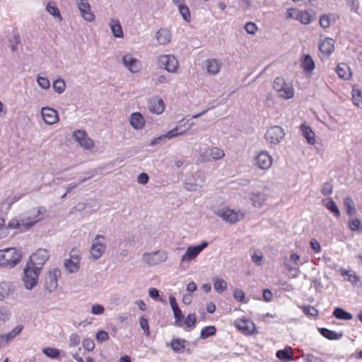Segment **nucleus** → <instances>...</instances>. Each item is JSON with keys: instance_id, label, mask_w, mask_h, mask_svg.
Wrapping results in <instances>:
<instances>
[{"instance_id": "1", "label": "nucleus", "mask_w": 362, "mask_h": 362, "mask_svg": "<svg viewBox=\"0 0 362 362\" xmlns=\"http://www.w3.org/2000/svg\"><path fill=\"white\" fill-rule=\"evenodd\" d=\"M46 212L44 206H36L14 216L8 221V227L12 230L25 232L42 219Z\"/></svg>"}, {"instance_id": "2", "label": "nucleus", "mask_w": 362, "mask_h": 362, "mask_svg": "<svg viewBox=\"0 0 362 362\" xmlns=\"http://www.w3.org/2000/svg\"><path fill=\"white\" fill-rule=\"evenodd\" d=\"M213 211L223 221L230 224H235L242 221L245 216V213L243 211L230 209L226 206L215 207Z\"/></svg>"}, {"instance_id": "3", "label": "nucleus", "mask_w": 362, "mask_h": 362, "mask_svg": "<svg viewBox=\"0 0 362 362\" xmlns=\"http://www.w3.org/2000/svg\"><path fill=\"white\" fill-rule=\"evenodd\" d=\"M168 259V252L164 249L145 252L141 256L142 262L149 267H156L165 264Z\"/></svg>"}, {"instance_id": "4", "label": "nucleus", "mask_w": 362, "mask_h": 362, "mask_svg": "<svg viewBox=\"0 0 362 362\" xmlns=\"http://www.w3.org/2000/svg\"><path fill=\"white\" fill-rule=\"evenodd\" d=\"M107 247L106 237L100 234L95 235L91 240L89 249L90 259L95 261L101 258L105 253Z\"/></svg>"}, {"instance_id": "5", "label": "nucleus", "mask_w": 362, "mask_h": 362, "mask_svg": "<svg viewBox=\"0 0 362 362\" xmlns=\"http://www.w3.org/2000/svg\"><path fill=\"white\" fill-rule=\"evenodd\" d=\"M40 274L39 269L25 264L21 279L26 290L30 291L37 286Z\"/></svg>"}, {"instance_id": "6", "label": "nucleus", "mask_w": 362, "mask_h": 362, "mask_svg": "<svg viewBox=\"0 0 362 362\" xmlns=\"http://www.w3.org/2000/svg\"><path fill=\"white\" fill-rule=\"evenodd\" d=\"M2 257L4 267L11 269L15 267L22 258V252L15 247H8L0 250Z\"/></svg>"}, {"instance_id": "7", "label": "nucleus", "mask_w": 362, "mask_h": 362, "mask_svg": "<svg viewBox=\"0 0 362 362\" xmlns=\"http://www.w3.org/2000/svg\"><path fill=\"white\" fill-rule=\"evenodd\" d=\"M273 87L281 98L289 100L294 96L295 90L293 84L286 82L284 78L277 77L274 81Z\"/></svg>"}, {"instance_id": "8", "label": "nucleus", "mask_w": 362, "mask_h": 362, "mask_svg": "<svg viewBox=\"0 0 362 362\" xmlns=\"http://www.w3.org/2000/svg\"><path fill=\"white\" fill-rule=\"evenodd\" d=\"M81 252L76 249H72L69 257L63 260V265L67 274H74L80 270L81 265Z\"/></svg>"}, {"instance_id": "9", "label": "nucleus", "mask_w": 362, "mask_h": 362, "mask_svg": "<svg viewBox=\"0 0 362 362\" xmlns=\"http://www.w3.org/2000/svg\"><path fill=\"white\" fill-rule=\"evenodd\" d=\"M62 275L57 267L49 268L44 275V287L49 293L54 292L58 287V281Z\"/></svg>"}, {"instance_id": "10", "label": "nucleus", "mask_w": 362, "mask_h": 362, "mask_svg": "<svg viewBox=\"0 0 362 362\" xmlns=\"http://www.w3.org/2000/svg\"><path fill=\"white\" fill-rule=\"evenodd\" d=\"M285 138L284 129L278 125L270 127L264 134V139L270 146H276L281 144Z\"/></svg>"}, {"instance_id": "11", "label": "nucleus", "mask_w": 362, "mask_h": 362, "mask_svg": "<svg viewBox=\"0 0 362 362\" xmlns=\"http://www.w3.org/2000/svg\"><path fill=\"white\" fill-rule=\"evenodd\" d=\"M158 66L167 71L168 73L175 74L177 71L179 62L173 54H162L157 58Z\"/></svg>"}, {"instance_id": "12", "label": "nucleus", "mask_w": 362, "mask_h": 362, "mask_svg": "<svg viewBox=\"0 0 362 362\" xmlns=\"http://www.w3.org/2000/svg\"><path fill=\"white\" fill-rule=\"evenodd\" d=\"M208 245V242L202 241L199 245L188 246L180 257V262L182 264H189L199 256Z\"/></svg>"}, {"instance_id": "13", "label": "nucleus", "mask_w": 362, "mask_h": 362, "mask_svg": "<svg viewBox=\"0 0 362 362\" xmlns=\"http://www.w3.org/2000/svg\"><path fill=\"white\" fill-rule=\"evenodd\" d=\"M49 257V252L47 250L40 248L37 250L30 257L26 264L42 271L44 264Z\"/></svg>"}, {"instance_id": "14", "label": "nucleus", "mask_w": 362, "mask_h": 362, "mask_svg": "<svg viewBox=\"0 0 362 362\" xmlns=\"http://www.w3.org/2000/svg\"><path fill=\"white\" fill-rule=\"evenodd\" d=\"M225 156L223 150L218 147H207L203 151H200L199 159L202 163L216 161Z\"/></svg>"}, {"instance_id": "15", "label": "nucleus", "mask_w": 362, "mask_h": 362, "mask_svg": "<svg viewBox=\"0 0 362 362\" xmlns=\"http://www.w3.org/2000/svg\"><path fill=\"white\" fill-rule=\"evenodd\" d=\"M273 163V158L267 151H261L254 158V165L262 170H269Z\"/></svg>"}, {"instance_id": "16", "label": "nucleus", "mask_w": 362, "mask_h": 362, "mask_svg": "<svg viewBox=\"0 0 362 362\" xmlns=\"http://www.w3.org/2000/svg\"><path fill=\"white\" fill-rule=\"evenodd\" d=\"M72 137L78 145L85 150H93L95 147V143L90 139L87 133L81 129L76 130L73 132Z\"/></svg>"}, {"instance_id": "17", "label": "nucleus", "mask_w": 362, "mask_h": 362, "mask_svg": "<svg viewBox=\"0 0 362 362\" xmlns=\"http://www.w3.org/2000/svg\"><path fill=\"white\" fill-rule=\"evenodd\" d=\"M77 8L82 18L88 23H92L95 19V15L91 9L88 0H76Z\"/></svg>"}, {"instance_id": "18", "label": "nucleus", "mask_w": 362, "mask_h": 362, "mask_svg": "<svg viewBox=\"0 0 362 362\" xmlns=\"http://www.w3.org/2000/svg\"><path fill=\"white\" fill-rule=\"evenodd\" d=\"M123 66L131 73L137 74L141 70V64L131 53L125 54L122 59Z\"/></svg>"}, {"instance_id": "19", "label": "nucleus", "mask_w": 362, "mask_h": 362, "mask_svg": "<svg viewBox=\"0 0 362 362\" xmlns=\"http://www.w3.org/2000/svg\"><path fill=\"white\" fill-rule=\"evenodd\" d=\"M272 194L269 189L252 192L250 200L254 207L260 209L266 205L267 201L271 198Z\"/></svg>"}, {"instance_id": "20", "label": "nucleus", "mask_w": 362, "mask_h": 362, "mask_svg": "<svg viewBox=\"0 0 362 362\" xmlns=\"http://www.w3.org/2000/svg\"><path fill=\"white\" fill-rule=\"evenodd\" d=\"M40 115L42 120L47 125H54L59 121L58 112L50 107H42L40 109Z\"/></svg>"}, {"instance_id": "21", "label": "nucleus", "mask_w": 362, "mask_h": 362, "mask_svg": "<svg viewBox=\"0 0 362 362\" xmlns=\"http://www.w3.org/2000/svg\"><path fill=\"white\" fill-rule=\"evenodd\" d=\"M234 326L245 335H252L257 332L255 323L245 317L235 320Z\"/></svg>"}, {"instance_id": "22", "label": "nucleus", "mask_w": 362, "mask_h": 362, "mask_svg": "<svg viewBox=\"0 0 362 362\" xmlns=\"http://www.w3.org/2000/svg\"><path fill=\"white\" fill-rule=\"evenodd\" d=\"M148 110L155 115H161L165 110V104L162 98L158 96H154L148 100L147 102Z\"/></svg>"}, {"instance_id": "23", "label": "nucleus", "mask_w": 362, "mask_h": 362, "mask_svg": "<svg viewBox=\"0 0 362 362\" xmlns=\"http://www.w3.org/2000/svg\"><path fill=\"white\" fill-rule=\"evenodd\" d=\"M173 37L172 31L168 28H160L156 33L155 39L159 45H168Z\"/></svg>"}, {"instance_id": "24", "label": "nucleus", "mask_w": 362, "mask_h": 362, "mask_svg": "<svg viewBox=\"0 0 362 362\" xmlns=\"http://www.w3.org/2000/svg\"><path fill=\"white\" fill-rule=\"evenodd\" d=\"M129 122L131 127L135 130H141L146 125V120L144 116L139 112L132 113L129 116Z\"/></svg>"}, {"instance_id": "25", "label": "nucleus", "mask_w": 362, "mask_h": 362, "mask_svg": "<svg viewBox=\"0 0 362 362\" xmlns=\"http://www.w3.org/2000/svg\"><path fill=\"white\" fill-rule=\"evenodd\" d=\"M169 303L174 315L175 324L178 327H181L182 325L183 315L173 296H169Z\"/></svg>"}, {"instance_id": "26", "label": "nucleus", "mask_w": 362, "mask_h": 362, "mask_svg": "<svg viewBox=\"0 0 362 362\" xmlns=\"http://www.w3.org/2000/svg\"><path fill=\"white\" fill-rule=\"evenodd\" d=\"M221 67V63L216 59H208L204 62L206 73L211 76L217 75Z\"/></svg>"}, {"instance_id": "27", "label": "nucleus", "mask_w": 362, "mask_h": 362, "mask_svg": "<svg viewBox=\"0 0 362 362\" xmlns=\"http://www.w3.org/2000/svg\"><path fill=\"white\" fill-rule=\"evenodd\" d=\"M300 130L308 144L313 146L316 144L315 134L310 126L303 123L300 126Z\"/></svg>"}, {"instance_id": "28", "label": "nucleus", "mask_w": 362, "mask_h": 362, "mask_svg": "<svg viewBox=\"0 0 362 362\" xmlns=\"http://www.w3.org/2000/svg\"><path fill=\"white\" fill-rule=\"evenodd\" d=\"M108 25L112 35L115 38L121 39L124 37V32L118 19L114 18H110Z\"/></svg>"}, {"instance_id": "29", "label": "nucleus", "mask_w": 362, "mask_h": 362, "mask_svg": "<svg viewBox=\"0 0 362 362\" xmlns=\"http://www.w3.org/2000/svg\"><path fill=\"white\" fill-rule=\"evenodd\" d=\"M13 292V284L11 281L3 280L0 281V301L8 298Z\"/></svg>"}, {"instance_id": "30", "label": "nucleus", "mask_w": 362, "mask_h": 362, "mask_svg": "<svg viewBox=\"0 0 362 362\" xmlns=\"http://www.w3.org/2000/svg\"><path fill=\"white\" fill-rule=\"evenodd\" d=\"M319 49L325 55L331 54L334 49V40L328 37L322 39L319 45Z\"/></svg>"}, {"instance_id": "31", "label": "nucleus", "mask_w": 362, "mask_h": 362, "mask_svg": "<svg viewBox=\"0 0 362 362\" xmlns=\"http://www.w3.org/2000/svg\"><path fill=\"white\" fill-rule=\"evenodd\" d=\"M301 66L303 69V71L307 75H312L313 71L315 68V64L313 58L309 54H306L303 57L301 62Z\"/></svg>"}, {"instance_id": "32", "label": "nucleus", "mask_w": 362, "mask_h": 362, "mask_svg": "<svg viewBox=\"0 0 362 362\" xmlns=\"http://www.w3.org/2000/svg\"><path fill=\"white\" fill-rule=\"evenodd\" d=\"M341 275L344 281L350 282L353 286H356L360 281L359 276L353 270L341 271Z\"/></svg>"}, {"instance_id": "33", "label": "nucleus", "mask_w": 362, "mask_h": 362, "mask_svg": "<svg viewBox=\"0 0 362 362\" xmlns=\"http://www.w3.org/2000/svg\"><path fill=\"white\" fill-rule=\"evenodd\" d=\"M46 11L52 16L58 22H62L63 18L60 13L59 9L53 1H49L46 5Z\"/></svg>"}, {"instance_id": "34", "label": "nucleus", "mask_w": 362, "mask_h": 362, "mask_svg": "<svg viewBox=\"0 0 362 362\" xmlns=\"http://www.w3.org/2000/svg\"><path fill=\"white\" fill-rule=\"evenodd\" d=\"M351 99L354 105L362 110V90L353 87Z\"/></svg>"}, {"instance_id": "35", "label": "nucleus", "mask_w": 362, "mask_h": 362, "mask_svg": "<svg viewBox=\"0 0 362 362\" xmlns=\"http://www.w3.org/2000/svg\"><path fill=\"white\" fill-rule=\"evenodd\" d=\"M314 19L313 13H311L309 11L299 10L298 13V18L296 21H299L303 25H308Z\"/></svg>"}, {"instance_id": "36", "label": "nucleus", "mask_w": 362, "mask_h": 362, "mask_svg": "<svg viewBox=\"0 0 362 362\" xmlns=\"http://www.w3.org/2000/svg\"><path fill=\"white\" fill-rule=\"evenodd\" d=\"M186 132L187 129H182L180 126L177 125L164 134V136L165 139H172L180 136H183L186 134Z\"/></svg>"}, {"instance_id": "37", "label": "nucleus", "mask_w": 362, "mask_h": 362, "mask_svg": "<svg viewBox=\"0 0 362 362\" xmlns=\"http://www.w3.org/2000/svg\"><path fill=\"white\" fill-rule=\"evenodd\" d=\"M344 207L346 213L350 216H354L356 214V209L351 198L347 197L344 199Z\"/></svg>"}, {"instance_id": "38", "label": "nucleus", "mask_w": 362, "mask_h": 362, "mask_svg": "<svg viewBox=\"0 0 362 362\" xmlns=\"http://www.w3.org/2000/svg\"><path fill=\"white\" fill-rule=\"evenodd\" d=\"M276 356L280 360L292 361L293 360V350H292L291 347L286 346L283 350L277 351Z\"/></svg>"}, {"instance_id": "39", "label": "nucleus", "mask_w": 362, "mask_h": 362, "mask_svg": "<svg viewBox=\"0 0 362 362\" xmlns=\"http://www.w3.org/2000/svg\"><path fill=\"white\" fill-rule=\"evenodd\" d=\"M349 228L353 231L361 233L362 232V222L356 218H351L347 222Z\"/></svg>"}, {"instance_id": "40", "label": "nucleus", "mask_w": 362, "mask_h": 362, "mask_svg": "<svg viewBox=\"0 0 362 362\" xmlns=\"http://www.w3.org/2000/svg\"><path fill=\"white\" fill-rule=\"evenodd\" d=\"M323 205L332 213L337 216L339 213L337 204L331 198H325L322 200Z\"/></svg>"}, {"instance_id": "41", "label": "nucleus", "mask_w": 362, "mask_h": 362, "mask_svg": "<svg viewBox=\"0 0 362 362\" xmlns=\"http://www.w3.org/2000/svg\"><path fill=\"white\" fill-rule=\"evenodd\" d=\"M66 86L65 81L61 78L54 80L52 83L53 90L58 94L63 93L65 91Z\"/></svg>"}, {"instance_id": "42", "label": "nucleus", "mask_w": 362, "mask_h": 362, "mask_svg": "<svg viewBox=\"0 0 362 362\" xmlns=\"http://www.w3.org/2000/svg\"><path fill=\"white\" fill-rule=\"evenodd\" d=\"M214 288L216 292L219 293H223L227 289V283L221 278H214Z\"/></svg>"}, {"instance_id": "43", "label": "nucleus", "mask_w": 362, "mask_h": 362, "mask_svg": "<svg viewBox=\"0 0 362 362\" xmlns=\"http://www.w3.org/2000/svg\"><path fill=\"white\" fill-rule=\"evenodd\" d=\"M177 8L183 19L189 23L191 21V13L187 6L185 4H180Z\"/></svg>"}, {"instance_id": "44", "label": "nucleus", "mask_w": 362, "mask_h": 362, "mask_svg": "<svg viewBox=\"0 0 362 362\" xmlns=\"http://www.w3.org/2000/svg\"><path fill=\"white\" fill-rule=\"evenodd\" d=\"M335 21L332 15H323L320 17V25L323 28L330 27Z\"/></svg>"}, {"instance_id": "45", "label": "nucleus", "mask_w": 362, "mask_h": 362, "mask_svg": "<svg viewBox=\"0 0 362 362\" xmlns=\"http://www.w3.org/2000/svg\"><path fill=\"white\" fill-rule=\"evenodd\" d=\"M318 331L324 337L329 340H337L339 338V334L336 332L328 329L318 328Z\"/></svg>"}, {"instance_id": "46", "label": "nucleus", "mask_w": 362, "mask_h": 362, "mask_svg": "<svg viewBox=\"0 0 362 362\" xmlns=\"http://www.w3.org/2000/svg\"><path fill=\"white\" fill-rule=\"evenodd\" d=\"M185 341L180 339H174L171 341L170 346L175 352H182L185 349Z\"/></svg>"}, {"instance_id": "47", "label": "nucleus", "mask_w": 362, "mask_h": 362, "mask_svg": "<svg viewBox=\"0 0 362 362\" xmlns=\"http://www.w3.org/2000/svg\"><path fill=\"white\" fill-rule=\"evenodd\" d=\"M42 353L52 359H57L60 355V351L56 348L46 347L42 349Z\"/></svg>"}, {"instance_id": "48", "label": "nucleus", "mask_w": 362, "mask_h": 362, "mask_svg": "<svg viewBox=\"0 0 362 362\" xmlns=\"http://www.w3.org/2000/svg\"><path fill=\"white\" fill-rule=\"evenodd\" d=\"M216 329L214 326H207L201 330L200 338L205 339L209 337L214 336L216 334Z\"/></svg>"}, {"instance_id": "49", "label": "nucleus", "mask_w": 362, "mask_h": 362, "mask_svg": "<svg viewBox=\"0 0 362 362\" xmlns=\"http://www.w3.org/2000/svg\"><path fill=\"white\" fill-rule=\"evenodd\" d=\"M36 82L39 87H40L43 90H47L50 88L49 80L45 76L37 75L36 77Z\"/></svg>"}, {"instance_id": "50", "label": "nucleus", "mask_w": 362, "mask_h": 362, "mask_svg": "<svg viewBox=\"0 0 362 362\" xmlns=\"http://www.w3.org/2000/svg\"><path fill=\"white\" fill-rule=\"evenodd\" d=\"M352 77V72L350 67L346 64H341V78L349 80Z\"/></svg>"}, {"instance_id": "51", "label": "nucleus", "mask_w": 362, "mask_h": 362, "mask_svg": "<svg viewBox=\"0 0 362 362\" xmlns=\"http://www.w3.org/2000/svg\"><path fill=\"white\" fill-rule=\"evenodd\" d=\"M139 325L141 329L144 331V334L146 337H148L150 335V329L147 318L144 316H141L139 317Z\"/></svg>"}, {"instance_id": "52", "label": "nucleus", "mask_w": 362, "mask_h": 362, "mask_svg": "<svg viewBox=\"0 0 362 362\" xmlns=\"http://www.w3.org/2000/svg\"><path fill=\"white\" fill-rule=\"evenodd\" d=\"M90 313L95 315H101L105 313V308L99 303H93L90 305Z\"/></svg>"}, {"instance_id": "53", "label": "nucleus", "mask_w": 362, "mask_h": 362, "mask_svg": "<svg viewBox=\"0 0 362 362\" xmlns=\"http://www.w3.org/2000/svg\"><path fill=\"white\" fill-rule=\"evenodd\" d=\"M21 42L20 36L18 34L16 33L13 35V37L9 40V47L10 49L13 52H16L18 50V45Z\"/></svg>"}, {"instance_id": "54", "label": "nucleus", "mask_w": 362, "mask_h": 362, "mask_svg": "<svg viewBox=\"0 0 362 362\" xmlns=\"http://www.w3.org/2000/svg\"><path fill=\"white\" fill-rule=\"evenodd\" d=\"M284 266L290 274L293 275L294 277L297 276L298 274L299 273V269L298 266H292L291 264H289L286 258L284 261Z\"/></svg>"}, {"instance_id": "55", "label": "nucleus", "mask_w": 362, "mask_h": 362, "mask_svg": "<svg viewBox=\"0 0 362 362\" xmlns=\"http://www.w3.org/2000/svg\"><path fill=\"white\" fill-rule=\"evenodd\" d=\"M81 337L76 333H73L69 337V346L70 348L76 347L79 345Z\"/></svg>"}, {"instance_id": "56", "label": "nucleus", "mask_w": 362, "mask_h": 362, "mask_svg": "<svg viewBox=\"0 0 362 362\" xmlns=\"http://www.w3.org/2000/svg\"><path fill=\"white\" fill-rule=\"evenodd\" d=\"M11 312L6 306L0 307V321L5 322L10 319Z\"/></svg>"}, {"instance_id": "57", "label": "nucleus", "mask_w": 362, "mask_h": 362, "mask_svg": "<svg viewBox=\"0 0 362 362\" xmlns=\"http://www.w3.org/2000/svg\"><path fill=\"white\" fill-rule=\"evenodd\" d=\"M233 296L236 300H238L239 302H242V303H247V301L245 300V294L244 291L241 289H238V288L235 289L233 293Z\"/></svg>"}, {"instance_id": "58", "label": "nucleus", "mask_w": 362, "mask_h": 362, "mask_svg": "<svg viewBox=\"0 0 362 362\" xmlns=\"http://www.w3.org/2000/svg\"><path fill=\"white\" fill-rule=\"evenodd\" d=\"M8 223L7 226L5 223V220L3 218H0V239L6 237L8 234Z\"/></svg>"}, {"instance_id": "59", "label": "nucleus", "mask_w": 362, "mask_h": 362, "mask_svg": "<svg viewBox=\"0 0 362 362\" xmlns=\"http://www.w3.org/2000/svg\"><path fill=\"white\" fill-rule=\"evenodd\" d=\"M185 186L186 189L190 192L197 191L200 188V186L198 184L194 182L191 178H189L185 181Z\"/></svg>"}, {"instance_id": "60", "label": "nucleus", "mask_w": 362, "mask_h": 362, "mask_svg": "<svg viewBox=\"0 0 362 362\" xmlns=\"http://www.w3.org/2000/svg\"><path fill=\"white\" fill-rule=\"evenodd\" d=\"M196 321H197L196 315L194 313H190L187 316V317L184 322V324L187 327H192L195 325Z\"/></svg>"}, {"instance_id": "61", "label": "nucleus", "mask_w": 362, "mask_h": 362, "mask_svg": "<svg viewBox=\"0 0 362 362\" xmlns=\"http://www.w3.org/2000/svg\"><path fill=\"white\" fill-rule=\"evenodd\" d=\"M346 5L351 11L358 12L359 8V2L358 0H346Z\"/></svg>"}, {"instance_id": "62", "label": "nucleus", "mask_w": 362, "mask_h": 362, "mask_svg": "<svg viewBox=\"0 0 362 362\" xmlns=\"http://www.w3.org/2000/svg\"><path fill=\"white\" fill-rule=\"evenodd\" d=\"M82 345L83 347L88 351H93L95 347L93 341L89 338L83 339Z\"/></svg>"}, {"instance_id": "63", "label": "nucleus", "mask_w": 362, "mask_h": 362, "mask_svg": "<svg viewBox=\"0 0 362 362\" xmlns=\"http://www.w3.org/2000/svg\"><path fill=\"white\" fill-rule=\"evenodd\" d=\"M95 339L98 342L105 341L109 339V334L104 330H100L96 333Z\"/></svg>"}, {"instance_id": "64", "label": "nucleus", "mask_w": 362, "mask_h": 362, "mask_svg": "<svg viewBox=\"0 0 362 362\" xmlns=\"http://www.w3.org/2000/svg\"><path fill=\"white\" fill-rule=\"evenodd\" d=\"M245 29L248 34L254 35L257 30V27L255 23L252 22H248L245 24Z\"/></svg>"}]
</instances>
